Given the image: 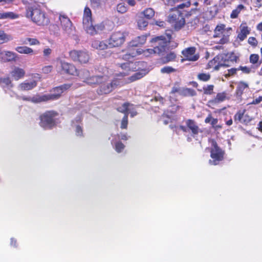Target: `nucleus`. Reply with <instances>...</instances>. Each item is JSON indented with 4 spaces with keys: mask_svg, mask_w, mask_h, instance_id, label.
Returning <instances> with one entry per match:
<instances>
[{
    "mask_svg": "<svg viewBox=\"0 0 262 262\" xmlns=\"http://www.w3.org/2000/svg\"><path fill=\"white\" fill-rule=\"evenodd\" d=\"M171 39V32L168 31L165 35L158 36L152 38L151 42L155 43L154 48L148 49L145 50L142 49H130V47H136L144 45L147 40V35H142L133 38L128 43V48L126 53L122 55V58L125 60H129L138 55L143 54L145 56H149L152 54H157L163 56L167 49L168 43Z\"/></svg>",
    "mask_w": 262,
    "mask_h": 262,
    "instance_id": "f257e3e1",
    "label": "nucleus"
},
{
    "mask_svg": "<svg viewBox=\"0 0 262 262\" xmlns=\"http://www.w3.org/2000/svg\"><path fill=\"white\" fill-rule=\"evenodd\" d=\"M146 63L142 61L129 62L119 64L118 72L113 74L115 76H125L128 75L130 71H139V72L135 73L130 77L132 81L140 79L147 73L144 70L146 67Z\"/></svg>",
    "mask_w": 262,
    "mask_h": 262,
    "instance_id": "f03ea898",
    "label": "nucleus"
},
{
    "mask_svg": "<svg viewBox=\"0 0 262 262\" xmlns=\"http://www.w3.org/2000/svg\"><path fill=\"white\" fill-rule=\"evenodd\" d=\"M236 56L232 53L221 54L209 61L207 68H213L215 70H218L220 67H230L232 63L236 62Z\"/></svg>",
    "mask_w": 262,
    "mask_h": 262,
    "instance_id": "7ed1b4c3",
    "label": "nucleus"
},
{
    "mask_svg": "<svg viewBox=\"0 0 262 262\" xmlns=\"http://www.w3.org/2000/svg\"><path fill=\"white\" fill-rule=\"evenodd\" d=\"M26 17L31 18L34 23L39 26H46L50 23L49 19L46 16L45 13L38 8V5L36 4L28 6Z\"/></svg>",
    "mask_w": 262,
    "mask_h": 262,
    "instance_id": "20e7f679",
    "label": "nucleus"
},
{
    "mask_svg": "<svg viewBox=\"0 0 262 262\" xmlns=\"http://www.w3.org/2000/svg\"><path fill=\"white\" fill-rule=\"evenodd\" d=\"M105 80L103 81H101L97 92L99 94H106L111 92L118 85H119L120 82L113 78L112 79L109 80L108 76L104 75Z\"/></svg>",
    "mask_w": 262,
    "mask_h": 262,
    "instance_id": "39448f33",
    "label": "nucleus"
},
{
    "mask_svg": "<svg viewBox=\"0 0 262 262\" xmlns=\"http://www.w3.org/2000/svg\"><path fill=\"white\" fill-rule=\"evenodd\" d=\"M57 114L54 111H48L40 116L39 124L45 129H50L56 124L55 117Z\"/></svg>",
    "mask_w": 262,
    "mask_h": 262,
    "instance_id": "423d86ee",
    "label": "nucleus"
},
{
    "mask_svg": "<svg viewBox=\"0 0 262 262\" xmlns=\"http://www.w3.org/2000/svg\"><path fill=\"white\" fill-rule=\"evenodd\" d=\"M113 27L114 24L112 21L106 20L96 25L92 24L85 32L91 35H95L102 31H110Z\"/></svg>",
    "mask_w": 262,
    "mask_h": 262,
    "instance_id": "0eeeda50",
    "label": "nucleus"
},
{
    "mask_svg": "<svg viewBox=\"0 0 262 262\" xmlns=\"http://www.w3.org/2000/svg\"><path fill=\"white\" fill-rule=\"evenodd\" d=\"M211 147L210 149V157L211 159L209 161L210 165H217L224 158V152L217 145L214 141H211Z\"/></svg>",
    "mask_w": 262,
    "mask_h": 262,
    "instance_id": "6e6552de",
    "label": "nucleus"
},
{
    "mask_svg": "<svg viewBox=\"0 0 262 262\" xmlns=\"http://www.w3.org/2000/svg\"><path fill=\"white\" fill-rule=\"evenodd\" d=\"M56 18L63 32L68 35L72 34L73 29L72 23L70 18L66 15L62 13H57L55 15V19Z\"/></svg>",
    "mask_w": 262,
    "mask_h": 262,
    "instance_id": "1a4fd4ad",
    "label": "nucleus"
},
{
    "mask_svg": "<svg viewBox=\"0 0 262 262\" xmlns=\"http://www.w3.org/2000/svg\"><path fill=\"white\" fill-rule=\"evenodd\" d=\"M176 94L184 96H193L196 95L195 91L189 88H180L177 86H173L170 93L169 99L172 102L177 100Z\"/></svg>",
    "mask_w": 262,
    "mask_h": 262,
    "instance_id": "9d476101",
    "label": "nucleus"
},
{
    "mask_svg": "<svg viewBox=\"0 0 262 262\" xmlns=\"http://www.w3.org/2000/svg\"><path fill=\"white\" fill-rule=\"evenodd\" d=\"M126 36L125 32L118 31L113 33L107 40L109 47L114 48L121 46L124 42Z\"/></svg>",
    "mask_w": 262,
    "mask_h": 262,
    "instance_id": "9b49d317",
    "label": "nucleus"
},
{
    "mask_svg": "<svg viewBox=\"0 0 262 262\" xmlns=\"http://www.w3.org/2000/svg\"><path fill=\"white\" fill-rule=\"evenodd\" d=\"M78 76L83 79V81L88 84L93 85L96 84H100L101 81L105 80L104 76H95L89 77V72L88 71L84 70L79 72Z\"/></svg>",
    "mask_w": 262,
    "mask_h": 262,
    "instance_id": "f8f14e48",
    "label": "nucleus"
},
{
    "mask_svg": "<svg viewBox=\"0 0 262 262\" xmlns=\"http://www.w3.org/2000/svg\"><path fill=\"white\" fill-rule=\"evenodd\" d=\"M168 20L176 29H181L185 24L183 16L178 10H175L171 13L168 17Z\"/></svg>",
    "mask_w": 262,
    "mask_h": 262,
    "instance_id": "ddd939ff",
    "label": "nucleus"
},
{
    "mask_svg": "<svg viewBox=\"0 0 262 262\" xmlns=\"http://www.w3.org/2000/svg\"><path fill=\"white\" fill-rule=\"evenodd\" d=\"M70 58L74 61L80 63H87L90 59L88 52L84 50H72L69 53Z\"/></svg>",
    "mask_w": 262,
    "mask_h": 262,
    "instance_id": "4468645a",
    "label": "nucleus"
},
{
    "mask_svg": "<svg viewBox=\"0 0 262 262\" xmlns=\"http://www.w3.org/2000/svg\"><path fill=\"white\" fill-rule=\"evenodd\" d=\"M56 68L57 69L61 68L60 72L62 73L78 76L79 72H78L75 67L73 64L67 62L63 60H58Z\"/></svg>",
    "mask_w": 262,
    "mask_h": 262,
    "instance_id": "2eb2a0df",
    "label": "nucleus"
},
{
    "mask_svg": "<svg viewBox=\"0 0 262 262\" xmlns=\"http://www.w3.org/2000/svg\"><path fill=\"white\" fill-rule=\"evenodd\" d=\"M230 28L226 29L225 25L224 24H220L217 25L214 29V34L213 37L214 38L221 37L219 41L221 44H224L227 43L229 40V35H225V33L227 31L230 30Z\"/></svg>",
    "mask_w": 262,
    "mask_h": 262,
    "instance_id": "dca6fc26",
    "label": "nucleus"
},
{
    "mask_svg": "<svg viewBox=\"0 0 262 262\" xmlns=\"http://www.w3.org/2000/svg\"><path fill=\"white\" fill-rule=\"evenodd\" d=\"M70 87L71 84H64L59 86L55 88L52 90V93L48 94L49 100H55L59 99L64 91L69 89Z\"/></svg>",
    "mask_w": 262,
    "mask_h": 262,
    "instance_id": "f3484780",
    "label": "nucleus"
},
{
    "mask_svg": "<svg viewBox=\"0 0 262 262\" xmlns=\"http://www.w3.org/2000/svg\"><path fill=\"white\" fill-rule=\"evenodd\" d=\"M37 85V81L36 80H27L19 83L17 86V89L20 92L28 91L34 89Z\"/></svg>",
    "mask_w": 262,
    "mask_h": 262,
    "instance_id": "a211bd4d",
    "label": "nucleus"
},
{
    "mask_svg": "<svg viewBox=\"0 0 262 262\" xmlns=\"http://www.w3.org/2000/svg\"><path fill=\"white\" fill-rule=\"evenodd\" d=\"M82 23L83 27L85 31L92 24V12L91 9L88 7H86L84 10Z\"/></svg>",
    "mask_w": 262,
    "mask_h": 262,
    "instance_id": "6ab92c4d",
    "label": "nucleus"
},
{
    "mask_svg": "<svg viewBox=\"0 0 262 262\" xmlns=\"http://www.w3.org/2000/svg\"><path fill=\"white\" fill-rule=\"evenodd\" d=\"M25 71L19 67L14 66L10 72L11 77L15 81L23 79L25 76Z\"/></svg>",
    "mask_w": 262,
    "mask_h": 262,
    "instance_id": "aec40b11",
    "label": "nucleus"
},
{
    "mask_svg": "<svg viewBox=\"0 0 262 262\" xmlns=\"http://www.w3.org/2000/svg\"><path fill=\"white\" fill-rule=\"evenodd\" d=\"M194 47H189L184 50L182 53L186 60L190 61H196L199 59V55L195 53Z\"/></svg>",
    "mask_w": 262,
    "mask_h": 262,
    "instance_id": "412c9836",
    "label": "nucleus"
},
{
    "mask_svg": "<svg viewBox=\"0 0 262 262\" xmlns=\"http://www.w3.org/2000/svg\"><path fill=\"white\" fill-rule=\"evenodd\" d=\"M239 32L237 35V38L240 41H243L250 33V29L247 26L245 23H243L239 27Z\"/></svg>",
    "mask_w": 262,
    "mask_h": 262,
    "instance_id": "4be33fe9",
    "label": "nucleus"
},
{
    "mask_svg": "<svg viewBox=\"0 0 262 262\" xmlns=\"http://www.w3.org/2000/svg\"><path fill=\"white\" fill-rule=\"evenodd\" d=\"M185 123L188 127V130H190L193 137H195V136L200 131L196 123L193 120L190 119L187 120Z\"/></svg>",
    "mask_w": 262,
    "mask_h": 262,
    "instance_id": "5701e85b",
    "label": "nucleus"
},
{
    "mask_svg": "<svg viewBox=\"0 0 262 262\" xmlns=\"http://www.w3.org/2000/svg\"><path fill=\"white\" fill-rule=\"evenodd\" d=\"M2 58L5 62L15 61L17 54L11 51H4L1 53Z\"/></svg>",
    "mask_w": 262,
    "mask_h": 262,
    "instance_id": "b1692460",
    "label": "nucleus"
},
{
    "mask_svg": "<svg viewBox=\"0 0 262 262\" xmlns=\"http://www.w3.org/2000/svg\"><path fill=\"white\" fill-rule=\"evenodd\" d=\"M229 98L230 97L225 92L219 93L216 95L214 99L209 101V103L212 104H217L223 102L226 99H229Z\"/></svg>",
    "mask_w": 262,
    "mask_h": 262,
    "instance_id": "393cba45",
    "label": "nucleus"
},
{
    "mask_svg": "<svg viewBox=\"0 0 262 262\" xmlns=\"http://www.w3.org/2000/svg\"><path fill=\"white\" fill-rule=\"evenodd\" d=\"M108 46V44H107L105 41L94 40L92 42V47L98 50H105Z\"/></svg>",
    "mask_w": 262,
    "mask_h": 262,
    "instance_id": "a878e982",
    "label": "nucleus"
},
{
    "mask_svg": "<svg viewBox=\"0 0 262 262\" xmlns=\"http://www.w3.org/2000/svg\"><path fill=\"white\" fill-rule=\"evenodd\" d=\"M237 84V88H236V95L237 96H241L243 93L247 90L249 88V84L248 83L244 82V81H239L236 83Z\"/></svg>",
    "mask_w": 262,
    "mask_h": 262,
    "instance_id": "bb28decb",
    "label": "nucleus"
},
{
    "mask_svg": "<svg viewBox=\"0 0 262 262\" xmlns=\"http://www.w3.org/2000/svg\"><path fill=\"white\" fill-rule=\"evenodd\" d=\"M19 15L13 12H0V19H15Z\"/></svg>",
    "mask_w": 262,
    "mask_h": 262,
    "instance_id": "cd10ccee",
    "label": "nucleus"
},
{
    "mask_svg": "<svg viewBox=\"0 0 262 262\" xmlns=\"http://www.w3.org/2000/svg\"><path fill=\"white\" fill-rule=\"evenodd\" d=\"M137 23L138 29L141 30L145 29L148 25V22L146 19L140 14L138 15Z\"/></svg>",
    "mask_w": 262,
    "mask_h": 262,
    "instance_id": "c85d7f7f",
    "label": "nucleus"
},
{
    "mask_svg": "<svg viewBox=\"0 0 262 262\" xmlns=\"http://www.w3.org/2000/svg\"><path fill=\"white\" fill-rule=\"evenodd\" d=\"M15 51L20 54L33 55L34 54L33 50L27 46H18L15 48Z\"/></svg>",
    "mask_w": 262,
    "mask_h": 262,
    "instance_id": "c756f323",
    "label": "nucleus"
},
{
    "mask_svg": "<svg viewBox=\"0 0 262 262\" xmlns=\"http://www.w3.org/2000/svg\"><path fill=\"white\" fill-rule=\"evenodd\" d=\"M139 14L146 19H150L155 16V12L152 8H148Z\"/></svg>",
    "mask_w": 262,
    "mask_h": 262,
    "instance_id": "7c9ffc66",
    "label": "nucleus"
},
{
    "mask_svg": "<svg viewBox=\"0 0 262 262\" xmlns=\"http://www.w3.org/2000/svg\"><path fill=\"white\" fill-rule=\"evenodd\" d=\"M49 98L48 94H45L42 95H37L33 96L31 99V101L34 103H39L44 101H49Z\"/></svg>",
    "mask_w": 262,
    "mask_h": 262,
    "instance_id": "2f4dec72",
    "label": "nucleus"
},
{
    "mask_svg": "<svg viewBox=\"0 0 262 262\" xmlns=\"http://www.w3.org/2000/svg\"><path fill=\"white\" fill-rule=\"evenodd\" d=\"M244 9L245 6L241 4L238 5L237 7L232 11L230 14V17L231 18H237L240 12Z\"/></svg>",
    "mask_w": 262,
    "mask_h": 262,
    "instance_id": "473e14b6",
    "label": "nucleus"
},
{
    "mask_svg": "<svg viewBox=\"0 0 262 262\" xmlns=\"http://www.w3.org/2000/svg\"><path fill=\"white\" fill-rule=\"evenodd\" d=\"M0 83H2L4 87L10 89L13 87V84L9 77L4 78H0Z\"/></svg>",
    "mask_w": 262,
    "mask_h": 262,
    "instance_id": "72a5a7b5",
    "label": "nucleus"
},
{
    "mask_svg": "<svg viewBox=\"0 0 262 262\" xmlns=\"http://www.w3.org/2000/svg\"><path fill=\"white\" fill-rule=\"evenodd\" d=\"M130 107H133V104L128 103H124L119 106L117 110L119 112L127 114L128 111H130Z\"/></svg>",
    "mask_w": 262,
    "mask_h": 262,
    "instance_id": "f704fd0d",
    "label": "nucleus"
},
{
    "mask_svg": "<svg viewBox=\"0 0 262 262\" xmlns=\"http://www.w3.org/2000/svg\"><path fill=\"white\" fill-rule=\"evenodd\" d=\"M12 39L13 37L11 35L7 34L4 31L0 30V40L2 41V43L7 42Z\"/></svg>",
    "mask_w": 262,
    "mask_h": 262,
    "instance_id": "c9c22d12",
    "label": "nucleus"
},
{
    "mask_svg": "<svg viewBox=\"0 0 262 262\" xmlns=\"http://www.w3.org/2000/svg\"><path fill=\"white\" fill-rule=\"evenodd\" d=\"M176 57V55L175 53L174 52H170L167 54L165 56L163 57L162 60L164 63H167L174 60Z\"/></svg>",
    "mask_w": 262,
    "mask_h": 262,
    "instance_id": "e433bc0d",
    "label": "nucleus"
},
{
    "mask_svg": "<svg viewBox=\"0 0 262 262\" xmlns=\"http://www.w3.org/2000/svg\"><path fill=\"white\" fill-rule=\"evenodd\" d=\"M23 43L29 44L30 46H35L40 45V42L36 38H27L23 42Z\"/></svg>",
    "mask_w": 262,
    "mask_h": 262,
    "instance_id": "4c0bfd02",
    "label": "nucleus"
},
{
    "mask_svg": "<svg viewBox=\"0 0 262 262\" xmlns=\"http://www.w3.org/2000/svg\"><path fill=\"white\" fill-rule=\"evenodd\" d=\"M81 120V118L79 117L78 120H77V124H74V122H72V124L73 126H75V132L76 134L78 136H81L82 135V129L81 126L79 125V122L78 121H80Z\"/></svg>",
    "mask_w": 262,
    "mask_h": 262,
    "instance_id": "58836bf2",
    "label": "nucleus"
},
{
    "mask_svg": "<svg viewBox=\"0 0 262 262\" xmlns=\"http://www.w3.org/2000/svg\"><path fill=\"white\" fill-rule=\"evenodd\" d=\"M214 86L213 85H208L203 87L204 93L207 95H211L213 93Z\"/></svg>",
    "mask_w": 262,
    "mask_h": 262,
    "instance_id": "ea45409f",
    "label": "nucleus"
},
{
    "mask_svg": "<svg viewBox=\"0 0 262 262\" xmlns=\"http://www.w3.org/2000/svg\"><path fill=\"white\" fill-rule=\"evenodd\" d=\"M198 78L202 81H207L210 78V75L209 74L201 73L198 75Z\"/></svg>",
    "mask_w": 262,
    "mask_h": 262,
    "instance_id": "a19ab883",
    "label": "nucleus"
},
{
    "mask_svg": "<svg viewBox=\"0 0 262 262\" xmlns=\"http://www.w3.org/2000/svg\"><path fill=\"white\" fill-rule=\"evenodd\" d=\"M127 118L128 115L127 114H125L121 121V128L122 129H125L127 128L128 124Z\"/></svg>",
    "mask_w": 262,
    "mask_h": 262,
    "instance_id": "79ce46f5",
    "label": "nucleus"
},
{
    "mask_svg": "<svg viewBox=\"0 0 262 262\" xmlns=\"http://www.w3.org/2000/svg\"><path fill=\"white\" fill-rule=\"evenodd\" d=\"M125 146L121 142H117L116 143L115 147L117 152H120L124 148Z\"/></svg>",
    "mask_w": 262,
    "mask_h": 262,
    "instance_id": "37998d69",
    "label": "nucleus"
},
{
    "mask_svg": "<svg viewBox=\"0 0 262 262\" xmlns=\"http://www.w3.org/2000/svg\"><path fill=\"white\" fill-rule=\"evenodd\" d=\"M117 10L118 12L124 13L127 11V8L123 4H119L117 5Z\"/></svg>",
    "mask_w": 262,
    "mask_h": 262,
    "instance_id": "c03bdc74",
    "label": "nucleus"
},
{
    "mask_svg": "<svg viewBox=\"0 0 262 262\" xmlns=\"http://www.w3.org/2000/svg\"><path fill=\"white\" fill-rule=\"evenodd\" d=\"M175 71V70L171 67H164L161 69V72L162 73H170Z\"/></svg>",
    "mask_w": 262,
    "mask_h": 262,
    "instance_id": "a18cd8bd",
    "label": "nucleus"
},
{
    "mask_svg": "<svg viewBox=\"0 0 262 262\" xmlns=\"http://www.w3.org/2000/svg\"><path fill=\"white\" fill-rule=\"evenodd\" d=\"M238 69L236 68H231L230 69L228 70L227 73H226L225 76L226 77H228L230 76H231L234 74H236L237 70H238Z\"/></svg>",
    "mask_w": 262,
    "mask_h": 262,
    "instance_id": "49530a36",
    "label": "nucleus"
},
{
    "mask_svg": "<svg viewBox=\"0 0 262 262\" xmlns=\"http://www.w3.org/2000/svg\"><path fill=\"white\" fill-rule=\"evenodd\" d=\"M259 59V56L257 54H252L250 57V61L251 63L254 64L257 63Z\"/></svg>",
    "mask_w": 262,
    "mask_h": 262,
    "instance_id": "de8ad7c7",
    "label": "nucleus"
},
{
    "mask_svg": "<svg viewBox=\"0 0 262 262\" xmlns=\"http://www.w3.org/2000/svg\"><path fill=\"white\" fill-rule=\"evenodd\" d=\"M53 69L52 66H46L42 68V71L45 74L50 73Z\"/></svg>",
    "mask_w": 262,
    "mask_h": 262,
    "instance_id": "09e8293b",
    "label": "nucleus"
},
{
    "mask_svg": "<svg viewBox=\"0 0 262 262\" xmlns=\"http://www.w3.org/2000/svg\"><path fill=\"white\" fill-rule=\"evenodd\" d=\"M248 43L252 46H256L257 45V41L254 37H250L248 40Z\"/></svg>",
    "mask_w": 262,
    "mask_h": 262,
    "instance_id": "8fccbe9b",
    "label": "nucleus"
},
{
    "mask_svg": "<svg viewBox=\"0 0 262 262\" xmlns=\"http://www.w3.org/2000/svg\"><path fill=\"white\" fill-rule=\"evenodd\" d=\"M52 50L49 48H45L43 50V55L44 57H48L52 53Z\"/></svg>",
    "mask_w": 262,
    "mask_h": 262,
    "instance_id": "3c124183",
    "label": "nucleus"
},
{
    "mask_svg": "<svg viewBox=\"0 0 262 262\" xmlns=\"http://www.w3.org/2000/svg\"><path fill=\"white\" fill-rule=\"evenodd\" d=\"M230 2H228L227 0H221L219 6L221 8H225L227 5L230 4Z\"/></svg>",
    "mask_w": 262,
    "mask_h": 262,
    "instance_id": "603ef678",
    "label": "nucleus"
},
{
    "mask_svg": "<svg viewBox=\"0 0 262 262\" xmlns=\"http://www.w3.org/2000/svg\"><path fill=\"white\" fill-rule=\"evenodd\" d=\"M243 116V113L239 112L236 113L234 116V120L240 121Z\"/></svg>",
    "mask_w": 262,
    "mask_h": 262,
    "instance_id": "864d4df0",
    "label": "nucleus"
},
{
    "mask_svg": "<svg viewBox=\"0 0 262 262\" xmlns=\"http://www.w3.org/2000/svg\"><path fill=\"white\" fill-rule=\"evenodd\" d=\"M262 102V96H259L258 98L254 99L251 102L253 104H257Z\"/></svg>",
    "mask_w": 262,
    "mask_h": 262,
    "instance_id": "5fc2aeb1",
    "label": "nucleus"
},
{
    "mask_svg": "<svg viewBox=\"0 0 262 262\" xmlns=\"http://www.w3.org/2000/svg\"><path fill=\"white\" fill-rule=\"evenodd\" d=\"M127 114L129 113L130 114V116L132 117H134L135 115H136L137 113L135 111L134 106L133 105V107H130V111H128Z\"/></svg>",
    "mask_w": 262,
    "mask_h": 262,
    "instance_id": "6e6d98bb",
    "label": "nucleus"
},
{
    "mask_svg": "<svg viewBox=\"0 0 262 262\" xmlns=\"http://www.w3.org/2000/svg\"><path fill=\"white\" fill-rule=\"evenodd\" d=\"M239 70H241L245 73H249L250 72V69L247 67H240Z\"/></svg>",
    "mask_w": 262,
    "mask_h": 262,
    "instance_id": "4d7b16f0",
    "label": "nucleus"
},
{
    "mask_svg": "<svg viewBox=\"0 0 262 262\" xmlns=\"http://www.w3.org/2000/svg\"><path fill=\"white\" fill-rule=\"evenodd\" d=\"M190 6V2H187L186 3L180 4L178 6V8L182 9L184 7H188Z\"/></svg>",
    "mask_w": 262,
    "mask_h": 262,
    "instance_id": "13d9d810",
    "label": "nucleus"
},
{
    "mask_svg": "<svg viewBox=\"0 0 262 262\" xmlns=\"http://www.w3.org/2000/svg\"><path fill=\"white\" fill-rule=\"evenodd\" d=\"M155 24L160 27H164L165 23L163 21H156Z\"/></svg>",
    "mask_w": 262,
    "mask_h": 262,
    "instance_id": "bf43d9fd",
    "label": "nucleus"
},
{
    "mask_svg": "<svg viewBox=\"0 0 262 262\" xmlns=\"http://www.w3.org/2000/svg\"><path fill=\"white\" fill-rule=\"evenodd\" d=\"M23 2L25 4H28L29 5H32L35 2L34 0H23Z\"/></svg>",
    "mask_w": 262,
    "mask_h": 262,
    "instance_id": "052dcab7",
    "label": "nucleus"
},
{
    "mask_svg": "<svg viewBox=\"0 0 262 262\" xmlns=\"http://www.w3.org/2000/svg\"><path fill=\"white\" fill-rule=\"evenodd\" d=\"M128 5L134 6L136 4L135 0H126Z\"/></svg>",
    "mask_w": 262,
    "mask_h": 262,
    "instance_id": "680f3d73",
    "label": "nucleus"
},
{
    "mask_svg": "<svg viewBox=\"0 0 262 262\" xmlns=\"http://www.w3.org/2000/svg\"><path fill=\"white\" fill-rule=\"evenodd\" d=\"M218 122V120L216 118H212L211 121V124L213 126L216 125Z\"/></svg>",
    "mask_w": 262,
    "mask_h": 262,
    "instance_id": "e2e57ef3",
    "label": "nucleus"
},
{
    "mask_svg": "<svg viewBox=\"0 0 262 262\" xmlns=\"http://www.w3.org/2000/svg\"><path fill=\"white\" fill-rule=\"evenodd\" d=\"M212 116L211 115H209L208 117L205 119V122L206 123H208L211 122V119H212Z\"/></svg>",
    "mask_w": 262,
    "mask_h": 262,
    "instance_id": "0e129e2a",
    "label": "nucleus"
},
{
    "mask_svg": "<svg viewBox=\"0 0 262 262\" xmlns=\"http://www.w3.org/2000/svg\"><path fill=\"white\" fill-rule=\"evenodd\" d=\"M180 129L183 130L184 132H187L188 131L187 126H180Z\"/></svg>",
    "mask_w": 262,
    "mask_h": 262,
    "instance_id": "69168bd1",
    "label": "nucleus"
},
{
    "mask_svg": "<svg viewBox=\"0 0 262 262\" xmlns=\"http://www.w3.org/2000/svg\"><path fill=\"white\" fill-rule=\"evenodd\" d=\"M256 29L260 31H262V22L257 25Z\"/></svg>",
    "mask_w": 262,
    "mask_h": 262,
    "instance_id": "338daca9",
    "label": "nucleus"
},
{
    "mask_svg": "<svg viewBox=\"0 0 262 262\" xmlns=\"http://www.w3.org/2000/svg\"><path fill=\"white\" fill-rule=\"evenodd\" d=\"M258 129L259 130L262 132V121L259 122L258 124Z\"/></svg>",
    "mask_w": 262,
    "mask_h": 262,
    "instance_id": "774afa93",
    "label": "nucleus"
}]
</instances>
